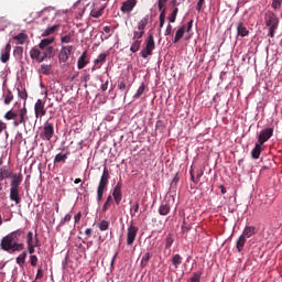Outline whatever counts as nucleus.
<instances>
[{
  "label": "nucleus",
  "instance_id": "f257e3e1",
  "mask_svg": "<svg viewBox=\"0 0 282 282\" xmlns=\"http://www.w3.org/2000/svg\"><path fill=\"white\" fill-rule=\"evenodd\" d=\"M25 235L23 229L14 230L1 239L0 248L4 252H9V254H14V252H21V250H25V245L21 241V237Z\"/></svg>",
  "mask_w": 282,
  "mask_h": 282
},
{
  "label": "nucleus",
  "instance_id": "f03ea898",
  "mask_svg": "<svg viewBox=\"0 0 282 282\" xmlns=\"http://www.w3.org/2000/svg\"><path fill=\"white\" fill-rule=\"evenodd\" d=\"M279 23H281V20H279V15H276V13L273 11H267L264 13V24L265 28L269 29L268 36L271 39H274V33L279 30Z\"/></svg>",
  "mask_w": 282,
  "mask_h": 282
},
{
  "label": "nucleus",
  "instance_id": "7ed1b4c3",
  "mask_svg": "<svg viewBox=\"0 0 282 282\" xmlns=\"http://www.w3.org/2000/svg\"><path fill=\"white\" fill-rule=\"evenodd\" d=\"M109 180H111V175L109 174V167L105 166L98 187H97V202L100 204L102 202V197L107 191V186L109 185Z\"/></svg>",
  "mask_w": 282,
  "mask_h": 282
},
{
  "label": "nucleus",
  "instance_id": "20e7f679",
  "mask_svg": "<svg viewBox=\"0 0 282 282\" xmlns=\"http://www.w3.org/2000/svg\"><path fill=\"white\" fill-rule=\"evenodd\" d=\"M36 248H41V241H39V235L29 231L26 234V249L29 254H34Z\"/></svg>",
  "mask_w": 282,
  "mask_h": 282
},
{
  "label": "nucleus",
  "instance_id": "39448f33",
  "mask_svg": "<svg viewBox=\"0 0 282 282\" xmlns=\"http://www.w3.org/2000/svg\"><path fill=\"white\" fill-rule=\"evenodd\" d=\"M153 50H155V39L153 37V34L150 33L145 41V47H143L140 53L142 58H149V56H152Z\"/></svg>",
  "mask_w": 282,
  "mask_h": 282
},
{
  "label": "nucleus",
  "instance_id": "423d86ee",
  "mask_svg": "<svg viewBox=\"0 0 282 282\" xmlns=\"http://www.w3.org/2000/svg\"><path fill=\"white\" fill-rule=\"evenodd\" d=\"M139 230L140 228L131 220L127 229V246H133L135 243Z\"/></svg>",
  "mask_w": 282,
  "mask_h": 282
},
{
  "label": "nucleus",
  "instance_id": "0eeeda50",
  "mask_svg": "<svg viewBox=\"0 0 282 282\" xmlns=\"http://www.w3.org/2000/svg\"><path fill=\"white\" fill-rule=\"evenodd\" d=\"M272 135H274V128H265L262 131H260L257 142L263 145L264 142H268V140L272 138Z\"/></svg>",
  "mask_w": 282,
  "mask_h": 282
},
{
  "label": "nucleus",
  "instance_id": "6e6552de",
  "mask_svg": "<svg viewBox=\"0 0 282 282\" xmlns=\"http://www.w3.org/2000/svg\"><path fill=\"white\" fill-rule=\"evenodd\" d=\"M73 50V45L63 46L58 53L59 63H67V61H69V56H72Z\"/></svg>",
  "mask_w": 282,
  "mask_h": 282
},
{
  "label": "nucleus",
  "instance_id": "1a4fd4ad",
  "mask_svg": "<svg viewBox=\"0 0 282 282\" xmlns=\"http://www.w3.org/2000/svg\"><path fill=\"white\" fill-rule=\"evenodd\" d=\"M42 135H43L44 140L50 142V140H52V138H54V123L46 121L43 127Z\"/></svg>",
  "mask_w": 282,
  "mask_h": 282
},
{
  "label": "nucleus",
  "instance_id": "9d476101",
  "mask_svg": "<svg viewBox=\"0 0 282 282\" xmlns=\"http://www.w3.org/2000/svg\"><path fill=\"white\" fill-rule=\"evenodd\" d=\"M34 113L35 118H43L47 113V109L45 108V101L37 99L34 105Z\"/></svg>",
  "mask_w": 282,
  "mask_h": 282
},
{
  "label": "nucleus",
  "instance_id": "9b49d317",
  "mask_svg": "<svg viewBox=\"0 0 282 282\" xmlns=\"http://www.w3.org/2000/svg\"><path fill=\"white\" fill-rule=\"evenodd\" d=\"M21 182H23V174L21 172L13 174L10 183V191H19Z\"/></svg>",
  "mask_w": 282,
  "mask_h": 282
},
{
  "label": "nucleus",
  "instance_id": "f8f14e48",
  "mask_svg": "<svg viewBox=\"0 0 282 282\" xmlns=\"http://www.w3.org/2000/svg\"><path fill=\"white\" fill-rule=\"evenodd\" d=\"M25 120H28V108L24 107L19 110V117L13 121V127H19L23 124L25 127Z\"/></svg>",
  "mask_w": 282,
  "mask_h": 282
},
{
  "label": "nucleus",
  "instance_id": "ddd939ff",
  "mask_svg": "<svg viewBox=\"0 0 282 282\" xmlns=\"http://www.w3.org/2000/svg\"><path fill=\"white\" fill-rule=\"evenodd\" d=\"M137 4H138L137 0H127L122 2L120 11L123 12V14H130V12L133 11V8H135Z\"/></svg>",
  "mask_w": 282,
  "mask_h": 282
},
{
  "label": "nucleus",
  "instance_id": "4468645a",
  "mask_svg": "<svg viewBox=\"0 0 282 282\" xmlns=\"http://www.w3.org/2000/svg\"><path fill=\"white\" fill-rule=\"evenodd\" d=\"M112 197L117 206H120V203L122 202V183H117L112 192Z\"/></svg>",
  "mask_w": 282,
  "mask_h": 282
},
{
  "label": "nucleus",
  "instance_id": "2eb2a0df",
  "mask_svg": "<svg viewBox=\"0 0 282 282\" xmlns=\"http://www.w3.org/2000/svg\"><path fill=\"white\" fill-rule=\"evenodd\" d=\"M12 170H10L9 166L4 165V166H1L0 167V186H1V183L4 181V180H12Z\"/></svg>",
  "mask_w": 282,
  "mask_h": 282
},
{
  "label": "nucleus",
  "instance_id": "dca6fc26",
  "mask_svg": "<svg viewBox=\"0 0 282 282\" xmlns=\"http://www.w3.org/2000/svg\"><path fill=\"white\" fill-rule=\"evenodd\" d=\"M236 28H237V36H241V39H243L250 35V31L248 30V28H246V24H243V21H239L238 23H236Z\"/></svg>",
  "mask_w": 282,
  "mask_h": 282
},
{
  "label": "nucleus",
  "instance_id": "f3484780",
  "mask_svg": "<svg viewBox=\"0 0 282 282\" xmlns=\"http://www.w3.org/2000/svg\"><path fill=\"white\" fill-rule=\"evenodd\" d=\"M10 52H12V45L8 43L0 56L1 63H8L10 61Z\"/></svg>",
  "mask_w": 282,
  "mask_h": 282
},
{
  "label": "nucleus",
  "instance_id": "a211bd4d",
  "mask_svg": "<svg viewBox=\"0 0 282 282\" xmlns=\"http://www.w3.org/2000/svg\"><path fill=\"white\" fill-rule=\"evenodd\" d=\"M89 61H87V51H84L77 61V68L85 69V67H87Z\"/></svg>",
  "mask_w": 282,
  "mask_h": 282
},
{
  "label": "nucleus",
  "instance_id": "6ab92c4d",
  "mask_svg": "<svg viewBox=\"0 0 282 282\" xmlns=\"http://www.w3.org/2000/svg\"><path fill=\"white\" fill-rule=\"evenodd\" d=\"M54 41H56L55 37H46L41 40L39 47L42 52H45V50H47V47H51L52 43H54Z\"/></svg>",
  "mask_w": 282,
  "mask_h": 282
},
{
  "label": "nucleus",
  "instance_id": "aec40b11",
  "mask_svg": "<svg viewBox=\"0 0 282 282\" xmlns=\"http://www.w3.org/2000/svg\"><path fill=\"white\" fill-rule=\"evenodd\" d=\"M256 234H257V228H254V226H247L245 227L241 236L245 239H250V237H253V235Z\"/></svg>",
  "mask_w": 282,
  "mask_h": 282
},
{
  "label": "nucleus",
  "instance_id": "412c9836",
  "mask_svg": "<svg viewBox=\"0 0 282 282\" xmlns=\"http://www.w3.org/2000/svg\"><path fill=\"white\" fill-rule=\"evenodd\" d=\"M169 213H171V204L167 202L162 203L159 207V214L164 217L169 215Z\"/></svg>",
  "mask_w": 282,
  "mask_h": 282
},
{
  "label": "nucleus",
  "instance_id": "4be33fe9",
  "mask_svg": "<svg viewBox=\"0 0 282 282\" xmlns=\"http://www.w3.org/2000/svg\"><path fill=\"white\" fill-rule=\"evenodd\" d=\"M261 147H263V144H260L257 141L254 148L251 151V155L253 160H259V158H261V151H262Z\"/></svg>",
  "mask_w": 282,
  "mask_h": 282
},
{
  "label": "nucleus",
  "instance_id": "5701e85b",
  "mask_svg": "<svg viewBox=\"0 0 282 282\" xmlns=\"http://www.w3.org/2000/svg\"><path fill=\"white\" fill-rule=\"evenodd\" d=\"M186 32V25L181 26L176 32L173 40V43H180L184 37V33Z\"/></svg>",
  "mask_w": 282,
  "mask_h": 282
},
{
  "label": "nucleus",
  "instance_id": "b1692460",
  "mask_svg": "<svg viewBox=\"0 0 282 282\" xmlns=\"http://www.w3.org/2000/svg\"><path fill=\"white\" fill-rule=\"evenodd\" d=\"M59 28H61V24L48 26L43 31L42 36H52V34H54L55 32H58Z\"/></svg>",
  "mask_w": 282,
  "mask_h": 282
},
{
  "label": "nucleus",
  "instance_id": "393cba45",
  "mask_svg": "<svg viewBox=\"0 0 282 282\" xmlns=\"http://www.w3.org/2000/svg\"><path fill=\"white\" fill-rule=\"evenodd\" d=\"M149 19H150V17H149V15H145V17H143V18L138 22L137 28H138L139 31H143V32H144V30H147V26L149 25Z\"/></svg>",
  "mask_w": 282,
  "mask_h": 282
},
{
  "label": "nucleus",
  "instance_id": "a878e982",
  "mask_svg": "<svg viewBox=\"0 0 282 282\" xmlns=\"http://www.w3.org/2000/svg\"><path fill=\"white\" fill-rule=\"evenodd\" d=\"M10 199L15 204H21V196L19 195V189H10Z\"/></svg>",
  "mask_w": 282,
  "mask_h": 282
},
{
  "label": "nucleus",
  "instance_id": "bb28decb",
  "mask_svg": "<svg viewBox=\"0 0 282 282\" xmlns=\"http://www.w3.org/2000/svg\"><path fill=\"white\" fill-rule=\"evenodd\" d=\"M107 56H108L107 53L99 54V56L94 61L95 66L91 68L93 72L96 70V67H98V65H100V63H105L107 61Z\"/></svg>",
  "mask_w": 282,
  "mask_h": 282
},
{
  "label": "nucleus",
  "instance_id": "cd10ccee",
  "mask_svg": "<svg viewBox=\"0 0 282 282\" xmlns=\"http://www.w3.org/2000/svg\"><path fill=\"white\" fill-rule=\"evenodd\" d=\"M183 258L180 253H176L172 257V264L174 265L175 270L182 265Z\"/></svg>",
  "mask_w": 282,
  "mask_h": 282
},
{
  "label": "nucleus",
  "instance_id": "c85d7f7f",
  "mask_svg": "<svg viewBox=\"0 0 282 282\" xmlns=\"http://www.w3.org/2000/svg\"><path fill=\"white\" fill-rule=\"evenodd\" d=\"M30 56L33 61H36V63H39V58H41V50H39L36 46L33 47L30 51Z\"/></svg>",
  "mask_w": 282,
  "mask_h": 282
},
{
  "label": "nucleus",
  "instance_id": "c756f323",
  "mask_svg": "<svg viewBox=\"0 0 282 282\" xmlns=\"http://www.w3.org/2000/svg\"><path fill=\"white\" fill-rule=\"evenodd\" d=\"M247 238L243 236H240L236 242V248L238 252H241L243 250V247L246 246Z\"/></svg>",
  "mask_w": 282,
  "mask_h": 282
},
{
  "label": "nucleus",
  "instance_id": "7c9ffc66",
  "mask_svg": "<svg viewBox=\"0 0 282 282\" xmlns=\"http://www.w3.org/2000/svg\"><path fill=\"white\" fill-rule=\"evenodd\" d=\"M13 39H14V41H18L19 45H23L28 41V34L20 33L18 35L13 36Z\"/></svg>",
  "mask_w": 282,
  "mask_h": 282
},
{
  "label": "nucleus",
  "instance_id": "2f4dec72",
  "mask_svg": "<svg viewBox=\"0 0 282 282\" xmlns=\"http://www.w3.org/2000/svg\"><path fill=\"white\" fill-rule=\"evenodd\" d=\"M25 259H28V251H23V252L15 259V263H18V265H25Z\"/></svg>",
  "mask_w": 282,
  "mask_h": 282
},
{
  "label": "nucleus",
  "instance_id": "473e14b6",
  "mask_svg": "<svg viewBox=\"0 0 282 282\" xmlns=\"http://www.w3.org/2000/svg\"><path fill=\"white\" fill-rule=\"evenodd\" d=\"M41 74H44V76H50L52 74V66L47 64H42L40 67Z\"/></svg>",
  "mask_w": 282,
  "mask_h": 282
},
{
  "label": "nucleus",
  "instance_id": "72a5a7b5",
  "mask_svg": "<svg viewBox=\"0 0 282 282\" xmlns=\"http://www.w3.org/2000/svg\"><path fill=\"white\" fill-rule=\"evenodd\" d=\"M44 54L48 58H54L56 56V48H54V46H50L44 50Z\"/></svg>",
  "mask_w": 282,
  "mask_h": 282
},
{
  "label": "nucleus",
  "instance_id": "f704fd0d",
  "mask_svg": "<svg viewBox=\"0 0 282 282\" xmlns=\"http://www.w3.org/2000/svg\"><path fill=\"white\" fill-rule=\"evenodd\" d=\"M111 204H113V197L109 195L101 208L102 213H105L106 210H109V208L111 207Z\"/></svg>",
  "mask_w": 282,
  "mask_h": 282
},
{
  "label": "nucleus",
  "instance_id": "c9c22d12",
  "mask_svg": "<svg viewBox=\"0 0 282 282\" xmlns=\"http://www.w3.org/2000/svg\"><path fill=\"white\" fill-rule=\"evenodd\" d=\"M149 261H151V253L147 252L141 259V268H147V265H149Z\"/></svg>",
  "mask_w": 282,
  "mask_h": 282
},
{
  "label": "nucleus",
  "instance_id": "e433bc0d",
  "mask_svg": "<svg viewBox=\"0 0 282 282\" xmlns=\"http://www.w3.org/2000/svg\"><path fill=\"white\" fill-rule=\"evenodd\" d=\"M19 113L14 112L13 110H9L4 113V120H17Z\"/></svg>",
  "mask_w": 282,
  "mask_h": 282
},
{
  "label": "nucleus",
  "instance_id": "4c0bfd02",
  "mask_svg": "<svg viewBox=\"0 0 282 282\" xmlns=\"http://www.w3.org/2000/svg\"><path fill=\"white\" fill-rule=\"evenodd\" d=\"M140 45H142V40H135L130 47V52H132V54H135V52L140 50Z\"/></svg>",
  "mask_w": 282,
  "mask_h": 282
},
{
  "label": "nucleus",
  "instance_id": "58836bf2",
  "mask_svg": "<svg viewBox=\"0 0 282 282\" xmlns=\"http://www.w3.org/2000/svg\"><path fill=\"white\" fill-rule=\"evenodd\" d=\"M202 281V272L197 271L192 274V276L187 280V282H199Z\"/></svg>",
  "mask_w": 282,
  "mask_h": 282
},
{
  "label": "nucleus",
  "instance_id": "ea45409f",
  "mask_svg": "<svg viewBox=\"0 0 282 282\" xmlns=\"http://www.w3.org/2000/svg\"><path fill=\"white\" fill-rule=\"evenodd\" d=\"M180 12L178 8H174L172 13L169 15V21L170 23H175V21H177V14Z\"/></svg>",
  "mask_w": 282,
  "mask_h": 282
},
{
  "label": "nucleus",
  "instance_id": "a19ab883",
  "mask_svg": "<svg viewBox=\"0 0 282 282\" xmlns=\"http://www.w3.org/2000/svg\"><path fill=\"white\" fill-rule=\"evenodd\" d=\"M14 100V95L12 94V90H8L4 95V105H10Z\"/></svg>",
  "mask_w": 282,
  "mask_h": 282
},
{
  "label": "nucleus",
  "instance_id": "79ce46f5",
  "mask_svg": "<svg viewBox=\"0 0 282 282\" xmlns=\"http://www.w3.org/2000/svg\"><path fill=\"white\" fill-rule=\"evenodd\" d=\"M97 226L101 232H105L106 230H109V220L104 219Z\"/></svg>",
  "mask_w": 282,
  "mask_h": 282
},
{
  "label": "nucleus",
  "instance_id": "37998d69",
  "mask_svg": "<svg viewBox=\"0 0 282 282\" xmlns=\"http://www.w3.org/2000/svg\"><path fill=\"white\" fill-rule=\"evenodd\" d=\"M173 235L169 234L165 239V250H171V246H173Z\"/></svg>",
  "mask_w": 282,
  "mask_h": 282
},
{
  "label": "nucleus",
  "instance_id": "c03bdc74",
  "mask_svg": "<svg viewBox=\"0 0 282 282\" xmlns=\"http://www.w3.org/2000/svg\"><path fill=\"white\" fill-rule=\"evenodd\" d=\"M65 160H67V154L58 153V154L54 158V164H58V163H61V162H65Z\"/></svg>",
  "mask_w": 282,
  "mask_h": 282
},
{
  "label": "nucleus",
  "instance_id": "a18cd8bd",
  "mask_svg": "<svg viewBox=\"0 0 282 282\" xmlns=\"http://www.w3.org/2000/svg\"><path fill=\"white\" fill-rule=\"evenodd\" d=\"M30 264L32 268H36L39 265V257L34 253H30Z\"/></svg>",
  "mask_w": 282,
  "mask_h": 282
},
{
  "label": "nucleus",
  "instance_id": "49530a36",
  "mask_svg": "<svg viewBox=\"0 0 282 282\" xmlns=\"http://www.w3.org/2000/svg\"><path fill=\"white\" fill-rule=\"evenodd\" d=\"M18 96L21 100H28V90L25 88H18Z\"/></svg>",
  "mask_w": 282,
  "mask_h": 282
},
{
  "label": "nucleus",
  "instance_id": "de8ad7c7",
  "mask_svg": "<svg viewBox=\"0 0 282 282\" xmlns=\"http://www.w3.org/2000/svg\"><path fill=\"white\" fill-rule=\"evenodd\" d=\"M61 43L63 45L67 44V43H72V33H67L66 35H63L61 37Z\"/></svg>",
  "mask_w": 282,
  "mask_h": 282
},
{
  "label": "nucleus",
  "instance_id": "09e8293b",
  "mask_svg": "<svg viewBox=\"0 0 282 282\" xmlns=\"http://www.w3.org/2000/svg\"><path fill=\"white\" fill-rule=\"evenodd\" d=\"M147 89V86L144 84H141V86L138 88L137 94L133 96V98H140L142 94H144Z\"/></svg>",
  "mask_w": 282,
  "mask_h": 282
},
{
  "label": "nucleus",
  "instance_id": "8fccbe9b",
  "mask_svg": "<svg viewBox=\"0 0 282 282\" xmlns=\"http://www.w3.org/2000/svg\"><path fill=\"white\" fill-rule=\"evenodd\" d=\"M102 10H105V8H101L99 10L93 9L91 17H94V19H98V18L102 17Z\"/></svg>",
  "mask_w": 282,
  "mask_h": 282
},
{
  "label": "nucleus",
  "instance_id": "3c124183",
  "mask_svg": "<svg viewBox=\"0 0 282 282\" xmlns=\"http://www.w3.org/2000/svg\"><path fill=\"white\" fill-rule=\"evenodd\" d=\"M191 225L186 224V219L183 220V225L181 227V231L183 235H186V232H188V230H191Z\"/></svg>",
  "mask_w": 282,
  "mask_h": 282
},
{
  "label": "nucleus",
  "instance_id": "603ef678",
  "mask_svg": "<svg viewBox=\"0 0 282 282\" xmlns=\"http://www.w3.org/2000/svg\"><path fill=\"white\" fill-rule=\"evenodd\" d=\"M281 6H282V0H273L271 8L273 10H281Z\"/></svg>",
  "mask_w": 282,
  "mask_h": 282
},
{
  "label": "nucleus",
  "instance_id": "864d4df0",
  "mask_svg": "<svg viewBox=\"0 0 282 282\" xmlns=\"http://www.w3.org/2000/svg\"><path fill=\"white\" fill-rule=\"evenodd\" d=\"M159 12H166V2H162V0H158Z\"/></svg>",
  "mask_w": 282,
  "mask_h": 282
},
{
  "label": "nucleus",
  "instance_id": "5fc2aeb1",
  "mask_svg": "<svg viewBox=\"0 0 282 282\" xmlns=\"http://www.w3.org/2000/svg\"><path fill=\"white\" fill-rule=\"evenodd\" d=\"M130 210L133 212V213L131 214V216L134 217V215L140 212V204H139V203H134V204L131 206V209H130Z\"/></svg>",
  "mask_w": 282,
  "mask_h": 282
},
{
  "label": "nucleus",
  "instance_id": "6e6d98bb",
  "mask_svg": "<svg viewBox=\"0 0 282 282\" xmlns=\"http://www.w3.org/2000/svg\"><path fill=\"white\" fill-rule=\"evenodd\" d=\"M142 36H144V31H134L133 32V41H139V39H142Z\"/></svg>",
  "mask_w": 282,
  "mask_h": 282
},
{
  "label": "nucleus",
  "instance_id": "4d7b16f0",
  "mask_svg": "<svg viewBox=\"0 0 282 282\" xmlns=\"http://www.w3.org/2000/svg\"><path fill=\"white\" fill-rule=\"evenodd\" d=\"M67 221H72V214H66L65 217L61 220L59 226H65Z\"/></svg>",
  "mask_w": 282,
  "mask_h": 282
},
{
  "label": "nucleus",
  "instance_id": "13d9d810",
  "mask_svg": "<svg viewBox=\"0 0 282 282\" xmlns=\"http://www.w3.org/2000/svg\"><path fill=\"white\" fill-rule=\"evenodd\" d=\"M8 130V123L3 122V120H0V133H3V131Z\"/></svg>",
  "mask_w": 282,
  "mask_h": 282
},
{
  "label": "nucleus",
  "instance_id": "bf43d9fd",
  "mask_svg": "<svg viewBox=\"0 0 282 282\" xmlns=\"http://www.w3.org/2000/svg\"><path fill=\"white\" fill-rule=\"evenodd\" d=\"M173 34V25L167 24L166 30H165V36H171Z\"/></svg>",
  "mask_w": 282,
  "mask_h": 282
},
{
  "label": "nucleus",
  "instance_id": "052dcab7",
  "mask_svg": "<svg viewBox=\"0 0 282 282\" xmlns=\"http://www.w3.org/2000/svg\"><path fill=\"white\" fill-rule=\"evenodd\" d=\"M205 2H206V0H198L197 6H196L197 12H202V8L204 7Z\"/></svg>",
  "mask_w": 282,
  "mask_h": 282
},
{
  "label": "nucleus",
  "instance_id": "680f3d73",
  "mask_svg": "<svg viewBox=\"0 0 282 282\" xmlns=\"http://www.w3.org/2000/svg\"><path fill=\"white\" fill-rule=\"evenodd\" d=\"M83 217V213H77L75 216H74V221L75 224H79L80 223V219Z\"/></svg>",
  "mask_w": 282,
  "mask_h": 282
},
{
  "label": "nucleus",
  "instance_id": "e2e57ef3",
  "mask_svg": "<svg viewBox=\"0 0 282 282\" xmlns=\"http://www.w3.org/2000/svg\"><path fill=\"white\" fill-rule=\"evenodd\" d=\"M46 58H50V57L45 55V51H41L39 63H43V61H46Z\"/></svg>",
  "mask_w": 282,
  "mask_h": 282
},
{
  "label": "nucleus",
  "instance_id": "0e129e2a",
  "mask_svg": "<svg viewBox=\"0 0 282 282\" xmlns=\"http://www.w3.org/2000/svg\"><path fill=\"white\" fill-rule=\"evenodd\" d=\"M178 183H180V174H175L172 181V186H177Z\"/></svg>",
  "mask_w": 282,
  "mask_h": 282
},
{
  "label": "nucleus",
  "instance_id": "69168bd1",
  "mask_svg": "<svg viewBox=\"0 0 282 282\" xmlns=\"http://www.w3.org/2000/svg\"><path fill=\"white\" fill-rule=\"evenodd\" d=\"M193 23H194V21L193 20H191L188 23H187V28H186V32H187V34H191V32H192V30H193Z\"/></svg>",
  "mask_w": 282,
  "mask_h": 282
},
{
  "label": "nucleus",
  "instance_id": "338daca9",
  "mask_svg": "<svg viewBox=\"0 0 282 282\" xmlns=\"http://www.w3.org/2000/svg\"><path fill=\"white\" fill-rule=\"evenodd\" d=\"M35 279L39 280V279H43V269L42 268H39L37 269V273L35 275Z\"/></svg>",
  "mask_w": 282,
  "mask_h": 282
},
{
  "label": "nucleus",
  "instance_id": "774afa93",
  "mask_svg": "<svg viewBox=\"0 0 282 282\" xmlns=\"http://www.w3.org/2000/svg\"><path fill=\"white\" fill-rule=\"evenodd\" d=\"M118 87L121 91H124V89H127V83L122 80L119 83Z\"/></svg>",
  "mask_w": 282,
  "mask_h": 282
}]
</instances>
